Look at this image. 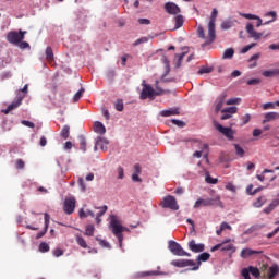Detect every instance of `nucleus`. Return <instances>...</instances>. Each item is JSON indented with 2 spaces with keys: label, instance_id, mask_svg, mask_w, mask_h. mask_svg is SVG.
Here are the masks:
<instances>
[{
  "label": "nucleus",
  "instance_id": "obj_1",
  "mask_svg": "<svg viewBox=\"0 0 279 279\" xmlns=\"http://www.w3.org/2000/svg\"><path fill=\"white\" fill-rule=\"evenodd\" d=\"M110 228H112V233L118 238L120 247L123 245V232H125V227L121 226V221L117 216H110Z\"/></svg>",
  "mask_w": 279,
  "mask_h": 279
},
{
  "label": "nucleus",
  "instance_id": "obj_2",
  "mask_svg": "<svg viewBox=\"0 0 279 279\" xmlns=\"http://www.w3.org/2000/svg\"><path fill=\"white\" fill-rule=\"evenodd\" d=\"M25 34H27V31H11L7 35V40L11 45H19L22 40H25Z\"/></svg>",
  "mask_w": 279,
  "mask_h": 279
},
{
  "label": "nucleus",
  "instance_id": "obj_3",
  "mask_svg": "<svg viewBox=\"0 0 279 279\" xmlns=\"http://www.w3.org/2000/svg\"><path fill=\"white\" fill-rule=\"evenodd\" d=\"M202 206H221V197L199 198L194 204V208H202Z\"/></svg>",
  "mask_w": 279,
  "mask_h": 279
},
{
  "label": "nucleus",
  "instance_id": "obj_4",
  "mask_svg": "<svg viewBox=\"0 0 279 279\" xmlns=\"http://www.w3.org/2000/svg\"><path fill=\"white\" fill-rule=\"evenodd\" d=\"M168 248L171 252V254H173L174 256H191V253H187L186 251H184V248H182V245H180V243L170 240L168 242Z\"/></svg>",
  "mask_w": 279,
  "mask_h": 279
},
{
  "label": "nucleus",
  "instance_id": "obj_5",
  "mask_svg": "<svg viewBox=\"0 0 279 279\" xmlns=\"http://www.w3.org/2000/svg\"><path fill=\"white\" fill-rule=\"evenodd\" d=\"M214 126L216 128V130H218V132H220V134H223L226 138H228L229 141H234V131L232 130V128L223 126L219 122H217V120H214Z\"/></svg>",
  "mask_w": 279,
  "mask_h": 279
},
{
  "label": "nucleus",
  "instance_id": "obj_6",
  "mask_svg": "<svg viewBox=\"0 0 279 279\" xmlns=\"http://www.w3.org/2000/svg\"><path fill=\"white\" fill-rule=\"evenodd\" d=\"M162 208H169L170 210H180V206L178 205V201L172 195H168L163 197L161 202Z\"/></svg>",
  "mask_w": 279,
  "mask_h": 279
},
{
  "label": "nucleus",
  "instance_id": "obj_7",
  "mask_svg": "<svg viewBox=\"0 0 279 279\" xmlns=\"http://www.w3.org/2000/svg\"><path fill=\"white\" fill-rule=\"evenodd\" d=\"M161 62L165 66V73L161 75V82H163L165 84H167L169 82H173V78H167V75H169V73H171V62L169 61L167 56H163L161 58Z\"/></svg>",
  "mask_w": 279,
  "mask_h": 279
},
{
  "label": "nucleus",
  "instance_id": "obj_8",
  "mask_svg": "<svg viewBox=\"0 0 279 279\" xmlns=\"http://www.w3.org/2000/svg\"><path fill=\"white\" fill-rule=\"evenodd\" d=\"M155 93H156V90L154 89V87H151V85L144 84V87L142 89L140 98L143 99V100H145V99H155V97H156Z\"/></svg>",
  "mask_w": 279,
  "mask_h": 279
},
{
  "label": "nucleus",
  "instance_id": "obj_9",
  "mask_svg": "<svg viewBox=\"0 0 279 279\" xmlns=\"http://www.w3.org/2000/svg\"><path fill=\"white\" fill-rule=\"evenodd\" d=\"M25 95L22 94H17L15 100H13L7 109L2 110V112L4 114H10V112H12V110H16V108H19V106H21V104H23V99H24Z\"/></svg>",
  "mask_w": 279,
  "mask_h": 279
},
{
  "label": "nucleus",
  "instance_id": "obj_10",
  "mask_svg": "<svg viewBox=\"0 0 279 279\" xmlns=\"http://www.w3.org/2000/svg\"><path fill=\"white\" fill-rule=\"evenodd\" d=\"M245 31L248 34V38H253V40H260L263 38V33L256 32L252 22L246 23Z\"/></svg>",
  "mask_w": 279,
  "mask_h": 279
},
{
  "label": "nucleus",
  "instance_id": "obj_11",
  "mask_svg": "<svg viewBox=\"0 0 279 279\" xmlns=\"http://www.w3.org/2000/svg\"><path fill=\"white\" fill-rule=\"evenodd\" d=\"M63 210L65 215H73L75 211V197L65 198L63 204Z\"/></svg>",
  "mask_w": 279,
  "mask_h": 279
},
{
  "label": "nucleus",
  "instance_id": "obj_12",
  "mask_svg": "<svg viewBox=\"0 0 279 279\" xmlns=\"http://www.w3.org/2000/svg\"><path fill=\"white\" fill-rule=\"evenodd\" d=\"M173 267H195V262L193 259H174L171 262Z\"/></svg>",
  "mask_w": 279,
  "mask_h": 279
},
{
  "label": "nucleus",
  "instance_id": "obj_13",
  "mask_svg": "<svg viewBox=\"0 0 279 279\" xmlns=\"http://www.w3.org/2000/svg\"><path fill=\"white\" fill-rule=\"evenodd\" d=\"M165 10L168 14H172V15L180 14L181 12L180 7H178V4L173 2H167L165 4Z\"/></svg>",
  "mask_w": 279,
  "mask_h": 279
},
{
  "label": "nucleus",
  "instance_id": "obj_14",
  "mask_svg": "<svg viewBox=\"0 0 279 279\" xmlns=\"http://www.w3.org/2000/svg\"><path fill=\"white\" fill-rule=\"evenodd\" d=\"M226 104V94H221L217 97L215 101V112L216 114H219L221 112V108H223V105Z\"/></svg>",
  "mask_w": 279,
  "mask_h": 279
},
{
  "label": "nucleus",
  "instance_id": "obj_15",
  "mask_svg": "<svg viewBox=\"0 0 279 279\" xmlns=\"http://www.w3.org/2000/svg\"><path fill=\"white\" fill-rule=\"evenodd\" d=\"M209 258H210L209 253L199 254L197 257V265H194V267L191 269V271H197V269H199V265H202V263H206V260H208Z\"/></svg>",
  "mask_w": 279,
  "mask_h": 279
},
{
  "label": "nucleus",
  "instance_id": "obj_16",
  "mask_svg": "<svg viewBox=\"0 0 279 279\" xmlns=\"http://www.w3.org/2000/svg\"><path fill=\"white\" fill-rule=\"evenodd\" d=\"M189 248L191 252H194L195 254H199V252H204L205 245L204 244H197L195 240H191L189 242Z\"/></svg>",
  "mask_w": 279,
  "mask_h": 279
},
{
  "label": "nucleus",
  "instance_id": "obj_17",
  "mask_svg": "<svg viewBox=\"0 0 279 279\" xmlns=\"http://www.w3.org/2000/svg\"><path fill=\"white\" fill-rule=\"evenodd\" d=\"M44 219H45L44 231L39 232L37 234L36 239H43V236L47 234V230H49V220L51 219V216H49V214L45 213Z\"/></svg>",
  "mask_w": 279,
  "mask_h": 279
},
{
  "label": "nucleus",
  "instance_id": "obj_18",
  "mask_svg": "<svg viewBox=\"0 0 279 279\" xmlns=\"http://www.w3.org/2000/svg\"><path fill=\"white\" fill-rule=\"evenodd\" d=\"M219 14V11L217 9H213L211 16L208 23V29L210 31V34L215 32V23L217 21V15Z\"/></svg>",
  "mask_w": 279,
  "mask_h": 279
},
{
  "label": "nucleus",
  "instance_id": "obj_19",
  "mask_svg": "<svg viewBox=\"0 0 279 279\" xmlns=\"http://www.w3.org/2000/svg\"><path fill=\"white\" fill-rule=\"evenodd\" d=\"M263 251H254L252 248H243L241 251V258H250V256H254V254H262Z\"/></svg>",
  "mask_w": 279,
  "mask_h": 279
},
{
  "label": "nucleus",
  "instance_id": "obj_20",
  "mask_svg": "<svg viewBox=\"0 0 279 279\" xmlns=\"http://www.w3.org/2000/svg\"><path fill=\"white\" fill-rule=\"evenodd\" d=\"M278 206H279V198H276L264 209L265 215H269L270 213H272V210H276Z\"/></svg>",
  "mask_w": 279,
  "mask_h": 279
},
{
  "label": "nucleus",
  "instance_id": "obj_21",
  "mask_svg": "<svg viewBox=\"0 0 279 279\" xmlns=\"http://www.w3.org/2000/svg\"><path fill=\"white\" fill-rule=\"evenodd\" d=\"M265 17L271 16L270 20L263 23V25H269V23H275V21L278 19V13L276 11H269L264 14Z\"/></svg>",
  "mask_w": 279,
  "mask_h": 279
},
{
  "label": "nucleus",
  "instance_id": "obj_22",
  "mask_svg": "<svg viewBox=\"0 0 279 279\" xmlns=\"http://www.w3.org/2000/svg\"><path fill=\"white\" fill-rule=\"evenodd\" d=\"M94 132H96V134L104 135L106 134V126H104V123L96 121L94 123Z\"/></svg>",
  "mask_w": 279,
  "mask_h": 279
},
{
  "label": "nucleus",
  "instance_id": "obj_23",
  "mask_svg": "<svg viewBox=\"0 0 279 279\" xmlns=\"http://www.w3.org/2000/svg\"><path fill=\"white\" fill-rule=\"evenodd\" d=\"M161 117H175L178 114H180V110L178 108H172V109H168V110H162L160 112Z\"/></svg>",
  "mask_w": 279,
  "mask_h": 279
},
{
  "label": "nucleus",
  "instance_id": "obj_24",
  "mask_svg": "<svg viewBox=\"0 0 279 279\" xmlns=\"http://www.w3.org/2000/svg\"><path fill=\"white\" fill-rule=\"evenodd\" d=\"M215 38H217V34L215 31H213V33H210V31L208 29V39L202 44V47H208V45H213V43H215Z\"/></svg>",
  "mask_w": 279,
  "mask_h": 279
},
{
  "label": "nucleus",
  "instance_id": "obj_25",
  "mask_svg": "<svg viewBox=\"0 0 279 279\" xmlns=\"http://www.w3.org/2000/svg\"><path fill=\"white\" fill-rule=\"evenodd\" d=\"M277 119H279L278 112H268L265 114L263 123H269V121H276Z\"/></svg>",
  "mask_w": 279,
  "mask_h": 279
},
{
  "label": "nucleus",
  "instance_id": "obj_26",
  "mask_svg": "<svg viewBox=\"0 0 279 279\" xmlns=\"http://www.w3.org/2000/svg\"><path fill=\"white\" fill-rule=\"evenodd\" d=\"M185 56L186 51L182 52L181 54H175L174 69H180L182 66V61L184 60Z\"/></svg>",
  "mask_w": 279,
  "mask_h": 279
},
{
  "label": "nucleus",
  "instance_id": "obj_27",
  "mask_svg": "<svg viewBox=\"0 0 279 279\" xmlns=\"http://www.w3.org/2000/svg\"><path fill=\"white\" fill-rule=\"evenodd\" d=\"M220 27L223 32L228 31V29H232V27H234V21L232 20H225L221 24Z\"/></svg>",
  "mask_w": 279,
  "mask_h": 279
},
{
  "label": "nucleus",
  "instance_id": "obj_28",
  "mask_svg": "<svg viewBox=\"0 0 279 279\" xmlns=\"http://www.w3.org/2000/svg\"><path fill=\"white\" fill-rule=\"evenodd\" d=\"M101 143H105V145H110V141H108V138L98 136V137L95 140L94 151H97L98 145H101Z\"/></svg>",
  "mask_w": 279,
  "mask_h": 279
},
{
  "label": "nucleus",
  "instance_id": "obj_29",
  "mask_svg": "<svg viewBox=\"0 0 279 279\" xmlns=\"http://www.w3.org/2000/svg\"><path fill=\"white\" fill-rule=\"evenodd\" d=\"M234 58V48H228L222 54L223 60H232Z\"/></svg>",
  "mask_w": 279,
  "mask_h": 279
},
{
  "label": "nucleus",
  "instance_id": "obj_30",
  "mask_svg": "<svg viewBox=\"0 0 279 279\" xmlns=\"http://www.w3.org/2000/svg\"><path fill=\"white\" fill-rule=\"evenodd\" d=\"M78 215L81 219H84L86 217L95 218V213L90 209H87L86 211H84V209H80Z\"/></svg>",
  "mask_w": 279,
  "mask_h": 279
},
{
  "label": "nucleus",
  "instance_id": "obj_31",
  "mask_svg": "<svg viewBox=\"0 0 279 279\" xmlns=\"http://www.w3.org/2000/svg\"><path fill=\"white\" fill-rule=\"evenodd\" d=\"M174 21H175L174 29H180V27L184 25V16L182 15H177L174 17Z\"/></svg>",
  "mask_w": 279,
  "mask_h": 279
},
{
  "label": "nucleus",
  "instance_id": "obj_32",
  "mask_svg": "<svg viewBox=\"0 0 279 279\" xmlns=\"http://www.w3.org/2000/svg\"><path fill=\"white\" fill-rule=\"evenodd\" d=\"M113 106H114V109L118 111V112H123V99L119 98L117 99L114 102H113Z\"/></svg>",
  "mask_w": 279,
  "mask_h": 279
},
{
  "label": "nucleus",
  "instance_id": "obj_33",
  "mask_svg": "<svg viewBox=\"0 0 279 279\" xmlns=\"http://www.w3.org/2000/svg\"><path fill=\"white\" fill-rule=\"evenodd\" d=\"M221 252H231V254H234V252H236V247L234 246V244H223L221 247Z\"/></svg>",
  "mask_w": 279,
  "mask_h": 279
},
{
  "label": "nucleus",
  "instance_id": "obj_34",
  "mask_svg": "<svg viewBox=\"0 0 279 279\" xmlns=\"http://www.w3.org/2000/svg\"><path fill=\"white\" fill-rule=\"evenodd\" d=\"M233 147L235 149L236 156H240V158H243V156H245V150L243 149V147H241V145L233 144Z\"/></svg>",
  "mask_w": 279,
  "mask_h": 279
},
{
  "label": "nucleus",
  "instance_id": "obj_35",
  "mask_svg": "<svg viewBox=\"0 0 279 279\" xmlns=\"http://www.w3.org/2000/svg\"><path fill=\"white\" fill-rule=\"evenodd\" d=\"M80 145H81V150L86 154V137L84 135L78 136Z\"/></svg>",
  "mask_w": 279,
  "mask_h": 279
},
{
  "label": "nucleus",
  "instance_id": "obj_36",
  "mask_svg": "<svg viewBox=\"0 0 279 279\" xmlns=\"http://www.w3.org/2000/svg\"><path fill=\"white\" fill-rule=\"evenodd\" d=\"M248 271L254 276V278H260V270H258L257 267L250 266Z\"/></svg>",
  "mask_w": 279,
  "mask_h": 279
},
{
  "label": "nucleus",
  "instance_id": "obj_37",
  "mask_svg": "<svg viewBox=\"0 0 279 279\" xmlns=\"http://www.w3.org/2000/svg\"><path fill=\"white\" fill-rule=\"evenodd\" d=\"M71 128L69 125H64L63 129L61 130L60 136L64 140L69 138V132Z\"/></svg>",
  "mask_w": 279,
  "mask_h": 279
},
{
  "label": "nucleus",
  "instance_id": "obj_38",
  "mask_svg": "<svg viewBox=\"0 0 279 279\" xmlns=\"http://www.w3.org/2000/svg\"><path fill=\"white\" fill-rule=\"evenodd\" d=\"M239 108L236 107H228L221 110L222 113L236 114Z\"/></svg>",
  "mask_w": 279,
  "mask_h": 279
},
{
  "label": "nucleus",
  "instance_id": "obj_39",
  "mask_svg": "<svg viewBox=\"0 0 279 279\" xmlns=\"http://www.w3.org/2000/svg\"><path fill=\"white\" fill-rule=\"evenodd\" d=\"M84 90H85L84 87H81V89L76 94H74L73 96L74 104H77V101L82 99V95H84Z\"/></svg>",
  "mask_w": 279,
  "mask_h": 279
},
{
  "label": "nucleus",
  "instance_id": "obj_40",
  "mask_svg": "<svg viewBox=\"0 0 279 279\" xmlns=\"http://www.w3.org/2000/svg\"><path fill=\"white\" fill-rule=\"evenodd\" d=\"M136 278H145L146 276H158V271H144L135 275Z\"/></svg>",
  "mask_w": 279,
  "mask_h": 279
},
{
  "label": "nucleus",
  "instance_id": "obj_41",
  "mask_svg": "<svg viewBox=\"0 0 279 279\" xmlns=\"http://www.w3.org/2000/svg\"><path fill=\"white\" fill-rule=\"evenodd\" d=\"M265 197H263V196H260V197H258L257 199H256V202L255 203H253V206H254V208H262L263 207V205L265 204Z\"/></svg>",
  "mask_w": 279,
  "mask_h": 279
},
{
  "label": "nucleus",
  "instance_id": "obj_42",
  "mask_svg": "<svg viewBox=\"0 0 279 279\" xmlns=\"http://www.w3.org/2000/svg\"><path fill=\"white\" fill-rule=\"evenodd\" d=\"M205 182H207V184H217V182H219L218 179H214L213 177H210V173H206L205 174Z\"/></svg>",
  "mask_w": 279,
  "mask_h": 279
},
{
  "label": "nucleus",
  "instance_id": "obj_43",
  "mask_svg": "<svg viewBox=\"0 0 279 279\" xmlns=\"http://www.w3.org/2000/svg\"><path fill=\"white\" fill-rule=\"evenodd\" d=\"M46 59L51 62L53 60V49L51 47L46 48Z\"/></svg>",
  "mask_w": 279,
  "mask_h": 279
},
{
  "label": "nucleus",
  "instance_id": "obj_44",
  "mask_svg": "<svg viewBox=\"0 0 279 279\" xmlns=\"http://www.w3.org/2000/svg\"><path fill=\"white\" fill-rule=\"evenodd\" d=\"M85 234L87 236H93L95 234V226L88 225L85 229Z\"/></svg>",
  "mask_w": 279,
  "mask_h": 279
},
{
  "label": "nucleus",
  "instance_id": "obj_45",
  "mask_svg": "<svg viewBox=\"0 0 279 279\" xmlns=\"http://www.w3.org/2000/svg\"><path fill=\"white\" fill-rule=\"evenodd\" d=\"M240 16H243V19H247L248 21H256V19H258V15L252 13H240Z\"/></svg>",
  "mask_w": 279,
  "mask_h": 279
},
{
  "label": "nucleus",
  "instance_id": "obj_46",
  "mask_svg": "<svg viewBox=\"0 0 279 279\" xmlns=\"http://www.w3.org/2000/svg\"><path fill=\"white\" fill-rule=\"evenodd\" d=\"M264 77H276V69L275 70H267L262 73Z\"/></svg>",
  "mask_w": 279,
  "mask_h": 279
},
{
  "label": "nucleus",
  "instance_id": "obj_47",
  "mask_svg": "<svg viewBox=\"0 0 279 279\" xmlns=\"http://www.w3.org/2000/svg\"><path fill=\"white\" fill-rule=\"evenodd\" d=\"M76 243L83 247L84 250H86V247H88V244H86V240H84V238L82 236H77L76 238Z\"/></svg>",
  "mask_w": 279,
  "mask_h": 279
},
{
  "label": "nucleus",
  "instance_id": "obj_48",
  "mask_svg": "<svg viewBox=\"0 0 279 279\" xmlns=\"http://www.w3.org/2000/svg\"><path fill=\"white\" fill-rule=\"evenodd\" d=\"M196 32H197L198 38H202L203 40L206 39V33L204 32V26L198 25V28Z\"/></svg>",
  "mask_w": 279,
  "mask_h": 279
},
{
  "label": "nucleus",
  "instance_id": "obj_49",
  "mask_svg": "<svg viewBox=\"0 0 279 279\" xmlns=\"http://www.w3.org/2000/svg\"><path fill=\"white\" fill-rule=\"evenodd\" d=\"M96 241L99 242V245L101 247H106L107 250H111L112 248V246L106 240H100L99 238H96Z\"/></svg>",
  "mask_w": 279,
  "mask_h": 279
},
{
  "label": "nucleus",
  "instance_id": "obj_50",
  "mask_svg": "<svg viewBox=\"0 0 279 279\" xmlns=\"http://www.w3.org/2000/svg\"><path fill=\"white\" fill-rule=\"evenodd\" d=\"M206 73H213V68L203 66L197 72L198 75H204Z\"/></svg>",
  "mask_w": 279,
  "mask_h": 279
},
{
  "label": "nucleus",
  "instance_id": "obj_51",
  "mask_svg": "<svg viewBox=\"0 0 279 279\" xmlns=\"http://www.w3.org/2000/svg\"><path fill=\"white\" fill-rule=\"evenodd\" d=\"M171 123H173V125H177L178 128H184L186 125V122L178 119H172Z\"/></svg>",
  "mask_w": 279,
  "mask_h": 279
},
{
  "label": "nucleus",
  "instance_id": "obj_52",
  "mask_svg": "<svg viewBox=\"0 0 279 279\" xmlns=\"http://www.w3.org/2000/svg\"><path fill=\"white\" fill-rule=\"evenodd\" d=\"M97 210H100L97 216L98 217H104L106 215V213L108 211V207L106 205L101 206V207H96Z\"/></svg>",
  "mask_w": 279,
  "mask_h": 279
},
{
  "label": "nucleus",
  "instance_id": "obj_53",
  "mask_svg": "<svg viewBox=\"0 0 279 279\" xmlns=\"http://www.w3.org/2000/svg\"><path fill=\"white\" fill-rule=\"evenodd\" d=\"M39 252H43V253L49 252V244H47V242H41L39 244Z\"/></svg>",
  "mask_w": 279,
  "mask_h": 279
},
{
  "label": "nucleus",
  "instance_id": "obj_54",
  "mask_svg": "<svg viewBox=\"0 0 279 279\" xmlns=\"http://www.w3.org/2000/svg\"><path fill=\"white\" fill-rule=\"evenodd\" d=\"M248 86H258L260 84V78H252L246 82Z\"/></svg>",
  "mask_w": 279,
  "mask_h": 279
},
{
  "label": "nucleus",
  "instance_id": "obj_55",
  "mask_svg": "<svg viewBox=\"0 0 279 279\" xmlns=\"http://www.w3.org/2000/svg\"><path fill=\"white\" fill-rule=\"evenodd\" d=\"M254 47H256V43H252L245 46L244 48H242L241 53H247V51H250V49H254Z\"/></svg>",
  "mask_w": 279,
  "mask_h": 279
},
{
  "label": "nucleus",
  "instance_id": "obj_56",
  "mask_svg": "<svg viewBox=\"0 0 279 279\" xmlns=\"http://www.w3.org/2000/svg\"><path fill=\"white\" fill-rule=\"evenodd\" d=\"M149 40L147 37H142L134 41L133 47H138V45H143V43H147Z\"/></svg>",
  "mask_w": 279,
  "mask_h": 279
},
{
  "label": "nucleus",
  "instance_id": "obj_57",
  "mask_svg": "<svg viewBox=\"0 0 279 279\" xmlns=\"http://www.w3.org/2000/svg\"><path fill=\"white\" fill-rule=\"evenodd\" d=\"M163 93H171V90H165L162 87H157L155 90V96L160 97V95H163Z\"/></svg>",
  "mask_w": 279,
  "mask_h": 279
},
{
  "label": "nucleus",
  "instance_id": "obj_58",
  "mask_svg": "<svg viewBox=\"0 0 279 279\" xmlns=\"http://www.w3.org/2000/svg\"><path fill=\"white\" fill-rule=\"evenodd\" d=\"M241 98H230L227 100V106H234V104H239Z\"/></svg>",
  "mask_w": 279,
  "mask_h": 279
},
{
  "label": "nucleus",
  "instance_id": "obj_59",
  "mask_svg": "<svg viewBox=\"0 0 279 279\" xmlns=\"http://www.w3.org/2000/svg\"><path fill=\"white\" fill-rule=\"evenodd\" d=\"M15 169H25V161H23V159H19L15 162Z\"/></svg>",
  "mask_w": 279,
  "mask_h": 279
},
{
  "label": "nucleus",
  "instance_id": "obj_60",
  "mask_svg": "<svg viewBox=\"0 0 279 279\" xmlns=\"http://www.w3.org/2000/svg\"><path fill=\"white\" fill-rule=\"evenodd\" d=\"M125 178L123 167H118V180H123Z\"/></svg>",
  "mask_w": 279,
  "mask_h": 279
},
{
  "label": "nucleus",
  "instance_id": "obj_61",
  "mask_svg": "<svg viewBox=\"0 0 279 279\" xmlns=\"http://www.w3.org/2000/svg\"><path fill=\"white\" fill-rule=\"evenodd\" d=\"M241 275L243 276L244 279H252L250 277V268L242 269Z\"/></svg>",
  "mask_w": 279,
  "mask_h": 279
},
{
  "label": "nucleus",
  "instance_id": "obj_62",
  "mask_svg": "<svg viewBox=\"0 0 279 279\" xmlns=\"http://www.w3.org/2000/svg\"><path fill=\"white\" fill-rule=\"evenodd\" d=\"M252 116L250 113H246L244 117H242V125H247V122L251 121Z\"/></svg>",
  "mask_w": 279,
  "mask_h": 279
},
{
  "label": "nucleus",
  "instance_id": "obj_63",
  "mask_svg": "<svg viewBox=\"0 0 279 279\" xmlns=\"http://www.w3.org/2000/svg\"><path fill=\"white\" fill-rule=\"evenodd\" d=\"M21 123H22V125H25L26 128H36L34 122H32V121L22 120Z\"/></svg>",
  "mask_w": 279,
  "mask_h": 279
},
{
  "label": "nucleus",
  "instance_id": "obj_64",
  "mask_svg": "<svg viewBox=\"0 0 279 279\" xmlns=\"http://www.w3.org/2000/svg\"><path fill=\"white\" fill-rule=\"evenodd\" d=\"M17 46L20 49H29V43L27 41H20Z\"/></svg>",
  "mask_w": 279,
  "mask_h": 279
}]
</instances>
